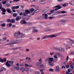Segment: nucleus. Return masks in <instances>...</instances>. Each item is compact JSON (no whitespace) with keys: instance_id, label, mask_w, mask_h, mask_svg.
I'll use <instances>...</instances> for the list:
<instances>
[{"instance_id":"393cba45","label":"nucleus","mask_w":74,"mask_h":74,"mask_svg":"<svg viewBox=\"0 0 74 74\" xmlns=\"http://www.w3.org/2000/svg\"><path fill=\"white\" fill-rule=\"evenodd\" d=\"M14 69H15V70H18L19 69V67H16L15 66H14Z\"/></svg>"},{"instance_id":"37998d69","label":"nucleus","mask_w":74,"mask_h":74,"mask_svg":"<svg viewBox=\"0 0 74 74\" xmlns=\"http://www.w3.org/2000/svg\"><path fill=\"white\" fill-rule=\"evenodd\" d=\"M2 39L3 40H7V37H3V38Z\"/></svg>"},{"instance_id":"de8ad7c7","label":"nucleus","mask_w":74,"mask_h":74,"mask_svg":"<svg viewBox=\"0 0 74 74\" xmlns=\"http://www.w3.org/2000/svg\"><path fill=\"white\" fill-rule=\"evenodd\" d=\"M47 12L45 10V9H44V10H43V11H42V12L43 13H45V12Z\"/></svg>"},{"instance_id":"9b49d317","label":"nucleus","mask_w":74,"mask_h":74,"mask_svg":"<svg viewBox=\"0 0 74 74\" xmlns=\"http://www.w3.org/2000/svg\"><path fill=\"white\" fill-rule=\"evenodd\" d=\"M19 33H15L14 34V37L16 38H19Z\"/></svg>"},{"instance_id":"0eeeda50","label":"nucleus","mask_w":74,"mask_h":74,"mask_svg":"<svg viewBox=\"0 0 74 74\" xmlns=\"http://www.w3.org/2000/svg\"><path fill=\"white\" fill-rule=\"evenodd\" d=\"M67 22V21L66 20H63V19H62L60 20V23L61 25H64L66 24L65 22Z\"/></svg>"},{"instance_id":"4d7b16f0","label":"nucleus","mask_w":74,"mask_h":74,"mask_svg":"<svg viewBox=\"0 0 74 74\" xmlns=\"http://www.w3.org/2000/svg\"><path fill=\"white\" fill-rule=\"evenodd\" d=\"M71 67L72 69H74V67L73 66V64H71Z\"/></svg>"},{"instance_id":"2f4dec72","label":"nucleus","mask_w":74,"mask_h":74,"mask_svg":"<svg viewBox=\"0 0 74 74\" xmlns=\"http://www.w3.org/2000/svg\"><path fill=\"white\" fill-rule=\"evenodd\" d=\"M6 22H11V19H8L6 21Z\"/></svg>"},{"instance_id":"338daca9","label":"nucleus","mask_w":74,"mask_h":74,"mask_svg":"<svg viewBox=\"0 0 74 74\" xmlns=\"http://www.w3.org/2000/svg\"><path fill=\"white\" fill-rule=\"evenodd\" d=\"M26 21H23V24H26Z\"/></svg>"},{"instance_id":"4be33fe9","label":"nucleus","mask_w":74,"mask_h":74,"mask_svg":"<svg viewBox=\"0 0 74 74\" xmlns=\"http://www.w3.org/2000/svg\"><path fill=\"white\" fill-rule=\"evenodd\" d=\"M21 18V16H18L16 18V21H19L20 20V18Z\"/></svg>"},{"instance_id":"1a4fd4ad","label":"nucleus","mask_w":74,"mask_h":74,"mask_svg":"<svg viewBox=\"0 0 74 74\" xmlns=\"http://www.w3.org/2000/svg\"><path fill=\"white\" fill-rule=\"evenodd\" d=\"M36 27H32V29L33 30L32 31V33H37V32H38V30L37 29H35Z\"/></svg>"},{"instance_id":"a878e982","label":"nucleus","mask_w":74,"mask_h":74,"mask_svg":"<svg viewBox=\"0 0 74 74\" xmlns=\"http://www.w3.org/2000/svg\"><path fill=\"white\" fill-rule=\"evenodd\" d=\"M20 70L22 71V72H24V71H25V69L24 67H22L20 69Z\"/></svg>"},{"instance_id":"ddd939ff","label":"nucleus","mask_w":74,"mask_h":74,"mask_svg":"<svg viewBox=\"0 0 74 74\" xmlns=\"http://www.w3.org/2000/svg\"><path fill=\"white\" fill-rule=\"evenodd\" d=\"M7 61V59L6 58H4L3 60L1 59L0 61L1 63H4V62H6Z\"/></svg>"},{"instance_id":"0e129e2a","label":"nucleus","mask_w":74,"mask_h":74,"mask_svg":"<svg viewBox=\"0 0 74 74\" xmlns=\"http://www.w3.org/2000/svg\"><path fill=\"white\" fill-rule=\"evenodd\" d=\"M66 69H69V65H67L66 66Z\"/></svg>"},{"instance_id":"20e7f679","label":"nucleus","mask_w":74,"mask_h":74,"mask_svg":"<svg viewBox=\"0 0 74 74\" xmlns=\"http://www.w3.org/2000/svg\"><path fill=\"white\" fill-rule=\"evenodd\" d=\"M14 61H9L8 62H6L5 63V65L6 66L8 67H10L11 66V65H12L13 64H14Z\"/></svg>"},{"instance_id":"f8f14e48","label":"nucleus","mask_w":74,"mask_h":74,"mask_svg":"<svg viewBox=\"0 0 74 74\" xmlns=\"http://www.w3.org/2000/svg\"><path fill=\"white\" fill-rule=\"evenodd\" d=\"M40 3L42 4H45L46 3V1L45 0H42L40 1Z\"/></svg>"},{"instance_id":"864d4df0","label":"nucleus","mask_w":74,"mask_h":74,"mask_svg":"<svg viewBox=\"0 0 74 74\" xmlns=\"http://www.w3.org/2000/svg\"><path fill=\"white\" fill-rule=\"evenodd\" d=\"M19 8V6H15V9H18V8Z\"/></svg>"},{"instance_id":"603ef678","label":"nucleus","mask_w":74,"mask_h":74,"mask_svg":"<svg viewBox=\"0 0 74 74\" xmlns=\"http://www.w3.org/2000/svg\"><path fill=\"white\" fill-rule=\"evenodd\" d=\"M18 52V51H14L12 52V53H17Z\"/></svg>"},{"instance_id":"69168bd1","label":"nucleus","mask_w":74,"mask_h":74,"mask_svg":"<svg viewBox=\"0 0 74 74\" xmlns=\"http://www.w3.org/2000/svg\"><path fill=\"white\" fill-rule=\"evenodd\" d=\"M66 60H69V56H67L66 58Z\"/></svg>"},{"instance_id":"8fccbe9b","label":"nucleus","mask_w":74,"mask_h":74,"mask_svg":"<svg viewBox=\"0 0 74 74\" xmlns=\"http://www.w3.org/2000/svg\"><path fill=\"white\" fill-rule=\"evenodd\" d=\"M40 66L41 67V68H42L44 67V65L42 64L40 65Z\"/></svg>"},{"instance_id":"5701e85b","label":"nucleus","mask_w":74,"mask_h":74,"mask_svg":"<svg viewBox=\"0 0 74 74\" xmlns=\"http://www.w3.org/2000/svg\"><path fill=\"white\" fill-rule=\"evenodd\" d=\"M62 49V47H59L57 48V51L58 52V51H60Z\"/></svg>"},{"instance_id":"6ab92c4d","label":"nucleus","mask_w":74,"mask_h":74,"mask_svg":"<svg viewBox=\"0 0 74 74\" xmlns=\"http://www.w3.org/2000/svg\"><path fill=\"white\" fill-rule=\"evenodd\" d=\"M25 67H31L32 66V65H29V64H25Z\"/></svg>"},{"instance_id":"2eb2a0df","label":"nucleus","mask_w":74,"mask_h":74,"mask_svg":"<svg viewBox=\"0 0 74 74\" xmlns=\"http://www.w3.org/2000/svg\"><path fill=\"white\" fill-rule=\"evenodd\" d=\"M6 11L8 12V13H11L12 12V11L11 10V9L8 8L6 9Z\"/></svg>"},{"instance_id":"9d476101","label":"nucleus","mask_w":74,"mask_h":74,"mask_svg":"<svg viewBox=\"0 0 74 74\" xmlns=\"http://www.w3.org/2000/svg\"><path fill=\"white\" fill-rule=\"evenodd\" d=\"M55 8H55V11H58V10H59L60 9V8H62V7L60 6L59 5H58L55 6Z\"/></svg>"},{"instance_id":"412c9836","label":"nucleus","mask_w":74,"mask_h":74,"mask_svg":"<svg viewBox=\"0 0 74 74\" xmlns=\"http://www.w3.org/2000/svg\"><path fill=\"white\" fill-rule=\"evenodd\" d=\"M52 58H47V59H46V60H45V61L46 62H48H48H49V61Z\"/></svg>"},{"instance_id":"cd10ccee","label":"nucleus","mask_w":74,"mask_h":74,"mask_svg":"<svg viewBox=\"0 0 74 74\" xmlns=\"http://www.w3.org/2000/svg\"><path fill=\"white\" fill-rule=\"evenodd\" d=\"M1 10L2 12H6V10L4 8H2L1 9Z\"/></svg>"},{"instance_id":"3c124183","label":"nucleus","mask_w":74,"mask_h":74,"mask_svg":"<svg viewBox=\"0 0 74 74\" xmlns=\"http://www.w3.org/2000/svg\"><path fill=\"white\" fill-rule=\"evenodd\" d=\"M54 58H55V59H58V57L56 55H54Z\"/></svg>"},{"instance_id":"7ed1b4c3","label":"nucleus","mask_w":74,"mask_h":74,"mask_svg":"<svg viewBox=\"0 0 74 74\" xmlns=\"http://www.w3.org/2000/svg\"><path fill=\"white\" fill-rule=\"evenodd\" d=\"M57 36V35H48L45 36L42 38L43 40L46 39V38H53V37H56Z\"/></svg>"},{"instance_id":"c9c22d12","label":"nucleus","mask_w":74,"mask_h":74,"mask_svg":"<svg viewBox=\"0 0 74 74\" xmlns=\"http://www.w3.org/2000/svg\"><path fill=\"white\" fill-rule=\"evenodd\" d=\"M15 19H12V20H11V21H12V23H14L15 22Z\"/></svg>"},{"instance_id":"bf43d9fd","label":"nucleus","mask_w":74,"mask_h":74,"mask_svg":"<svg viewBox=\"0 0 74 74\" xmlns=\"http://www.w3.org/2000/svg\"><path fill=\"white\" fill-rule=\"evenodd\" d=\"M34 9L33 8H32L30 10L31 11H34Z\"/></svg>"},{"instance_id":"b1692460","label":"nucleus","mask_w":74,"mask_h":74,"mask_svg":"<svg viewBox=\"0 0 74 74\" xmlns=\"http://www.w3.org/2000/svg\"><path fill=\"white\" fill-rule=\"evenodd\" d=\"M21 47H19L16 48H13L12 49V50H15V49H20V48H21Z\"/></svg>"},{"instance_id":"bb28decb","label":"nucleus","mask_w":74,"mask_h":74,"mask_svg":"<svg viewBox=\"0 0 74 74\" xmlns=\"http://www.w3.org/2000/svg\"><path fill=\"white\" fill-rule=\"evenodd\" d=\"M59 70H60V69L59 68H58V66H56V69L55 70L56 71H59Z\"/></svg>"},{"instance_id":"f3484780","label":"nucleus","mask_w":74,"mask_h":74,"mask_svg":"<svg viewBox=\"0 0 74 74\" xmlns=\"http://www.w3.org/2000/svg\"><path fill=\"white\" fill-rule=\"evenodd\" d=\"M1 70H0V72L3 71L4 70H6V69L4 67H1Z\"/></svg>"},{"instance_id":"4c0bfd02","label":"nucleus","mask_w":74,"mask_h":74,"mask_svg":"<svg viewBox=\"0 0 74 74\" xmlns=\"http://www.w3.org/2000/svg\"><path fill=\"white\" fill-rule=\"evenodd\" d=\"M0 26H2V27H4V26H5V24L4 23L3 24L1 25Z\"/></svg>"},{"instance_id":"6e6d98bb","label":"nucleus","mask_w":74,"mask_h":74,"mask_svg":"<svg viewBox=\"0 0 74 74\" xmlns=\"http://www.w3.org/2000/svg\"><path fill=\"white\" fill-rule=\"evenodd\" d=\"M53 18H55V17L54 16H53V17L50 16L49 18L50 19H53Z\"/></svg>"},{"instance_id":"052dcab7","label":"nucleus","mask_w":74,"mask_h":74,"mask_svg":"<svg viewBox=\"0 0 74 74\" xmlns=\"http://www.w3.org/2000/svg\"><path fill=\"white\" fill-rule=\"evenodd\" d=\"M66 49L67 50L68 49H70V47L69 46H66Z\"/></svg>"},{"instance_id":"c03bdc74","label":"nucleus","mask_w":74,"mask_h":74,"mask_svg":"<svg viewBox=\"0 0 74 74\" xmlns=\"http://www.w3.org/2000/svg\"><path fill=\"white\" fill-rule=\"evenodd\" d=\"M66 16L65 14H62L60 16V17H63V16Z\"/></svg>"},{"instance_id":"aec40b11","label":"nucleus","mask_w":74,"mask_h":74,"mask_svg":"<svg viewBox=\"0 0 74 74\" xmlns=\"http://www.w3.org/2000/svg\"><path fill=\"white\" fill-rule=\"evenodd\" d=\"M42 64V62H37L36 64V65L37 66H38L40 65V64Z\"/></svg>"},{"instance_id":"6e6552de","label":"nucleus","mask_w":74,"mask_h":74,"mask_svg":"<svg viewBox=\"0 0 74 74\" xmlns=\"http://www.w3.org/2000/svg\"><path fill=\"white\" fill-rule=\"evenodd\" d=\"M18 40H16V42H14V43H7L5 45V46H7V45H14L15 44H18Z\"/></svg>"},{"instance_id":"680f3d73","label":"nucleus","mask_w":74,"mask_h":74,"mask_svg":"<svg viewBox=\"0 0 74 74\" xmlns=\"http://www.w3.org/2000/svg\"><path fill=\"white\" fill-rule=\"evenodd\" d=\"M14 9H15V6H13L12 8V10H14Z\"/></svg>"},{"instance_id":"f03ea898","label":"nucleus","mask_w":74,"mask_h":74,"mask_svg":"<svg viewBox=\"0 0 74 74\" xmlns=\"http://www.w3.org/2000/svg\"><path fill=\"white\" fill-rule=\"evenodd\" d=\"M42 16L36 18V19H43L45 18L46 19H48V15L46 13H45L42 14Z\"/></svg>"},{"instance_id":"7c9ffc66","label":"nucleus","mask_w":74,"mask_h":74,"mask_svg":"<svg viewBox=\"0 0 74 74\" xmlns=\"http://www.w3.org/2000/svg\"><path fill=\"white\" fill-rule=\"evenodd\" d=\"M61 51H62L63 52H65V50L64 49V48H63V47L61 48Z\"/></svg>"},{"instance_id":"f704fd0d","label":"nucleus","mask_w":74,"mask_h":74,"mask_svg":"<svg viewBox=\"0 0 74 74\" xmlns=\"http://www.w3.org/2000/svg\"><path fill=\"white\" fill-rule=\"evenodd\" d=\"M6 5L7 7H10V6L11 5H10V4H9L8 3H6Z\"/></svg>"},{"instance_id":"39448f33","label":"nucleus","mask_w":74,"mask_h":74,"mask_svg":"<svg viewBox=\"0 0 74 74\" xmlns=\"http://www.w3.org/2000/svg\"><path fill=\"white\" fill-rule=\"evenodd\" d=\"M53 58H51V59L49 61V62L48 63L49 65H50V66H54V64H53L52 62H53Z\"/></svg>"},{"instance_id":"a18cd8bd","label":"nucleus","mask_w":74,"mask_h":74,"mask_svg":"<svg viewBox=\"0 0 74 74\" xmlns=\"http://www.w3.org/2000/svg\"><path fill=\"white\" fill-rule=\"evenodd\" d=\"M7 36V34H4L3 36V37H5Z\"/></svg>"},{"instance_id":"f257e3e1","label":"nucleus","mask_w":74,"mask_h":74,"mask_svg":"<svg viewBox=\"0 0 74 74\" xmlns=\"http://www.w3.org/2000/svg\"><path fill=\"white\" fill-rule=\"evenodd\" d=\"M30 14V11L28 10H27L25 11V12H23V13L22 12H21L19 13V15L20 16L23 15L24 16H27V14Z\"/></svg>"},{"instance_id":"473e14b6","label":"nucleus","mask_w":74,"mask_h":74,"mask_svg":"<svg viewBox=\"0 0 74 74\" xmlns=\"http://www.w3.org/2000/svg\"><path fill=\"white\" fill-rule=\"evenodd\" d=\"M44 9H45V10L47 12V11H49V8H45Z\"/></svg>"},{"instance_id":"c85d7f7f","label":"nucleus","mask_w":74,"mask_h":74,"mask_svg":"<svg viewBox=\"0 0 74 74\" xmlns=\"http://www.w3.org/2000/svg\"><path fill=\"white\" fill-rule=\"evenodd\" d=\"M13 15L14 17H16L18 16V14L16 13H14Z\"/></svg>"},{"instance_id":"09e8293b","label":"nucleus","mask_w":74,"mask_h":74,"mask_svg":"<svg viewBox=\"0 0 74 74\" xmlns=\"http://www.w3.org/2000/svg\"><path fill=\"white\" fill-rule=\"evenodd\" d=\"M70 55H74V51H72L70 53Z\"/></svg>"},{"instance_id":"774afa93","label":"nucleus","mask_w":74,"mask_h":74,"mask_svg":"<svg viewBox=\"0 0 74 74\" xmlns=\"http://www.w3.org/2000/svg\"><path fill=\"white\" fill-rule=\"evenodd\" d=\"M66 74H70V72H68V71H66Z\"/></svg>"},{"instance_id":"c756f323","label":"nucleus","mask_w":74,"mask_h":74,"mask_svg":"<svg viewBox=\"0 0 74 74\" xmlns=\"http://www.w3.org/2000/svg\"><path fill=\"white\" fill-rule=\"evenodd\" d=\"M27 25H29V26H32V24L29 22L27 23Z\"/></svg>"},{"instance_id":"423d86ee","label":"nucleus","mask_w":74,"mask_h":74,"mask_svg":"<svg viewBox=\"0 0 74 74\" xmlns=\"http://www.w3.org/2000/svg\"><path fill=\"white\" fill-rule=\"evenodd\" d=\"M19 37V38H23L25 36V34H23V33H21L20 32H18Z\"/></svg>"},{"instance_id":"a19ab883","label":"nucleus","mask_w":74,"mask_h":74,"mask_svg":"<svg viewBox=\"0 0 74 74\" xmlns=\"http://www.w3.org/2000/svg\"><path fill=\"white\" fill-rule=\"evenodd\" d=\"M7 2V1H4L3 2H2V4H5Z\"/></svg>"},{"instance_id":"49530a36","label":"nucleus","mask_w":74,"mask_h":74,"mask_svg":"<svg viewBox=\"0 0 74 74\" xmlns=\"http://www.w3.org/2000/svg\"><path fill=\"white\" fill-rule=\"evenodd\" d=\"M57 14H62V11H60L59 10L57 11Z\"/></svg>"},{"instance_id":"5fc2aeb1","label":"nucleus","mask_w":74,"mask_h":74,"mask_svg":"<svg viewBox=\"0 0 74 74\" xmlns=\"http://www.w3.org/2000/svg\"><path fill=\"white\" fill-rule=\"evenodd\" d=\"M0 30L1 31H3V30H5V29H4V28H1L0 29Z\"/></svg>"},{"instance_id":"4468645a","label":"nucleus","mask_w":74,"mask_h":74,"mask_svg":"<svg viewBox=\"0 0 74 74\" xmlns=\"http://www.w3.org/2000/svg\"><path fill=\"white\" fill-rule=\"evenodd\" d=\"M49 31H52V29H44L45 32H49Z\"/></svg>"},{"instance_id":"ea45409f","label":"nucleus","mask_w":74,"mask_h":74,"mask_svg":"<svg viewBox=\"0 0 74 74\" xmlns=\"http://www.w3.org/2000/svg\"><path fill=\"white\" fill-rule=\"evenodd\" d=\"M49 71H51L52 72H53V71H54V70H53V69H49Z\"/></svg>"},{"instance_id":"13d9d810","label":"nucleus","mask_w":74,"mask_h":74,"mask_svg":"<svg viewBox=\"0 0 74 74\" xmlns=\"http://www.w3.org/2000/svg\"><path fill=\"white\" fill-rule=\"evenodd\" d=\"M70 11L71 12H73V11H74V9H70Z\"/></svg>"},{"instance_id":"58836bf2","label":"nucleus","mask_w":74,"mask_h":74,"mask_svg":"<svg viewBox=\"0 0 74 74\" xmlns=\"http://www.w3.org/2000/svg\"><path fill=\"white\" fill-rule=\"evenodd\" d=\"M67 11H61V14H65V13H67Z\"/></svg>"},{"instance_id":"a211bd4d","label":"nucleus","mask_w":74,"mask_h":74,"mask_svg":"<svg viewBox=\"0 0 74 74\" xmlns=\"http://www.w3.org/2000/svg\"><path fill=\"white\" fill-rule=\"evenodd\" d=\"M38 11H39V9H37V10H36L34 12L32 13V14H31V15H34L35 13H36V12H38Z\"/></svg>"},{"instance_id":"72a5a7b5","label":"nucleus","mask_w":74,"mask_h":74,"mask_svg":"<svg viewBox=\"0 0 74 74\" xmlns=\"http://www.w3.org/2000/svg\"><path fill=\"white\" fill-rule=\"evenodd\" d=\"M66 4H64L63 5V7H66V5H68V4H69V3H66Z\"/></svg>"},{"instance_id":"e433bc0d","label":"nucleus","mask_w":74,"mask_h":74,"mask_svg":"<svg viewBox=\"0 0 74 74\" xmlns=\"http://www.w3.org/2000/svg\"><path fill=\"white\" fill-rule=\"evenodd\" d=\"M24 70L26 71H28L29 70V68H26Z\"/></svg>"},{"instance_id":"dca6fc26","label":"nucleus","mask_w":74,"mask_h":74,"mask_svg":"<svg viewBox=\"0 0 74 74\" xmlns=\"http://www.w3.org/2000/svg\"><path fill=\"white\" fill-rule=\"evenodd\" d=\"M30 29H31V28H30L27 29L25 30L24 32L25 33H27L29 31V30H30Z\"/></svg>"},{"instance_id":"79ce46f5","label":"nucleus","mask_w":74,"mask_h":74,"mask_svg":"<svg viewBox=\"0 0 74 74\" xmlns=\"http://www.w3.org/2000/svg\"><path fill=\"white\" fill-rule=\"evenodd\" d=\"M55 10H51L50 11V12H51V13H52V12H55Z\"/></svg>"},{"instance_id":"e2e57ef3","label":"nucleus","mask_w":74,"mask_h":74,"mask_svg":"<svg viewBox=\"0 0 74 74\" xmlns=\"http://www.w3.org/2000/svg\"><path fill=\"white\" fill-rule=\"evenodd\" d=\"M12 25V23H10L9 24V27H11V26Z\"/></svg>"}]
</instances>
